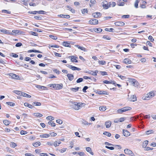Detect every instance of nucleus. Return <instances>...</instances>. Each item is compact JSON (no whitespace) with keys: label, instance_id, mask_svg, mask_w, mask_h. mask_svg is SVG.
I'll return each instance as SVG.
<instances>
[{"label":"nucleus","instance_id":"nucleus-26","mask_svg":"<svg viewBox=\"0 0 156 156\" xmlns=\"http://www.w3.org/2000/svg\"><path fill=\"white\" fill-rule=\"evenodd\" d=\"M61 142L60 141H55L53 145L55 147H57L59 146V144L61 143Z\"/></svg>","mask_w":156,"mask_h":156},{"label":"nucleus","instance_id":"nucleus-32","mask_svg":"<svg viewBox=\"0 0 156 156\" xmlns=\"http://www.w3.org/2000/svg\"><path fill=\"white\" fill-rule=\"evenodd\" d=\"M3 123L6 126H8L10 123V122L7 120H4L3 121Z\"/></svg>","mask_w":156,"mask_h":156},{"label":"nucleus","instance_id":"nucleus-61","mask_svg":"<svg viewBox=\"0 0 156 156\" xmlns=\"http://www.w3.org/2000/svg\"><path fill=\"white\" fill-rule=\"evenodd\" d=\"M77 154L80 156H83L85 154L83 152H77Z\"/></svg>","mask_w":156,"mask_h":156},{"label":"nucleus","instance_id":"nucleus-18","mask_svg":"<svg viewBox=\"0 0 156 156\" xmlns=\"http://www.w3.org/2000/svg\"><path fill=\"white\" fill-rule=\"evenodd\" d=\"M86 151L89 152L91 155H94V154L93 152H92L91 149L90 147H87L86 148Z\"/></svg>","mask_w":156,"mask_h":156},{"label":"nucleus","instance_id":"nucleus-35","mask_svg":"<svg viewBox=\"0 0 156 156\" xmlns=\"http://www.w3.org/2000/svg\"><path fill=\"white\" fill-rule=\"evenodd\" d=\"M62 45L65 47H70V45L69 43L64 42L63 43Z\"/></svg>","mask_w":156,"mask_h":156},{"label":"nucleus","instance_id":"nucleus-14","mask_svg":"<svg viewBox=\"0 0 156 156\" xmlns=\"http://www.w3.org/2000/svg\"><path fill=\"white\" fill-rule=\"evenodd\" d=\"M21 96H22L23 97L28 98H30L31 97V96L30 95L23 92L21 93Z\"/></svg>","mask_w":156,"mask_h":156},{"label":"nucleus","instance_id":"nucleus-62","mask_svg":"<svg viewBox=\"0 0 156 156\" xmlns=\"http://www.w3.org/2000/svg\"><path fill=\"white\" fill-rule=\"evenodd\" d=\"M34 18L37 19V20H41V18L38 16H34Z\"/></svg>","mask_w":156,"mask_h":156},{"label":"nucleus","instance_id":"nucleus-17","mask_svg":"<svg viewBox=\"0 0 156 156\" xmlns=\"http://www.w3.org/2000/svg\"><path fill=\"white\" fill-rule=\"evenodd\" d=\"M75 47H77L78 49H80L84 51H86V48L80 46L78 45H76L74 46Z\"/></svg>","mask_w":156,"mask_h":156},{"label":"nucleus","instance_id":"nucleus-53","mask_svg":"<svg viewBox=\"0 0 156 156\" xmlns=\"http://www.w3.org/2000/svg\"><path fill=\"white\" fill-rule=\"evenodd\" d=\"M46 119L48 120H53L54 119L53 117L51 116H48L46 117Z\"/></svg>","mask_w":156,"mask_h":156},{"label":"nucleus","instance_id":"nucleus-50","mask_svg":"<svg viewBox=\"0 0 156 156\" xmlns=\"http://www.w3.org/2000/svg\"><path fill=\"white\" fill-rule=\"evenodd\" d=\"M103 38L105 39H106L107 40H110L111 39V38H110V37H109L108 36L106 35H104Z\"/></svg>","mask_w":156,"mask_h":156},{"label":"nucleus","instance_id":"nucleus-9","mask_svg":"<svg viewBox=\"0 0 156 156\" xmlns=\"http://www.w3.org/2000/svg\"><path fill=\"white\" fill-rule=\"evenodd\" d=\"M92 16L95 18H97L101 17V15L100 12H96L93 13Z\"/></svg>","mask_w":156,"mask_h":156},{"label":"nucleus","instance_id":"nucleus-27","mask_svg":"<svg viewBox=\"0 0 156 156\" xmlns=\"http://www.w3.org/2000/svg\"><path fill=\"white\" fill-rule=\"evenodd\" d=\"M28 52H37V53H42V52H41V51H38V50H29Z\"/></svg>","mask_w":156,"mask_h":156},{"label":"nucleus","instance_id":"nucleus-42","mask_svg":"<svg viewBox=\"0 0 156 156\" xmlns=\"http://www.w3.org/2000/svg\"><path fill=\"white\" fill-rule=\"evenodd\" d=\"M6 103L7 105H9L12 106H14L15 105V104L14 103L12 102H7Z\"/></svg>","mask_w":156,"mask_h":156},{"label":"nucleus","instance_id":"nucleus-52","mask_svg":"<svg viewBox=\"0 0 156 156\" xmlns=\"http://www.w3.org/2000/svg\"><path fill=\"white\" fill-rule=\"evenodd\" d=\"M153 132L152 130H150L146 131V133L147 135L153 133Z\"/></svg>","mask_w":156,"mask_h":156},{"label":"nucleus","instance_id":"nucleus-20","mask_svg":"<svg viewBox=\"0 0 156 156\" xmlns=\"http://www.w3.org/2000/svg\"><path fill=\"white\" fill-rule=\"evenodd\" d=\"M41 144V143L39 141L35 142L33 144V145L35 147L39 146Z\"/></svg>","mask_w":156,"mask_h":156},{"label":"nucleus","instance_id":"nucleus-15","mask_svg":"<svg viewBox=\"0 0 156 156\" xmlns=\"http://www.w3.org/2000/svg\"><path fill=\"white\" fill-rule=\"evenodd\" d=\"M55 88L56 89H60L62 88L63 85L62 84H56V85H55Z\"/></svg>","mask_w":156,"mask_h":156},{"label":"nucleus","instance_id":"nucleus-2","mask_svg":"<svg viewBox=\"0 0 156 156\" xmlns=\"http://www.w3.org/2000/svg\"><path fill=\"white\" fill-rule=\"evenodd\" d=\"M154 95V92L153 91H152L146 94L144 96H143L142 97V99L144 100H149L151 98L153 97Z\"/></svg>","mask_w":156,"mask_h":156},{"label":"nucleus","instance_id":"nucleus-56","mask_svg":"<svg viewBox=\"0 0 156 156\" xmlns=\"http://www.w3.org/2000/svg\"><path fill=\"white\" fill-rule=\"evenodd\" d=\"M49 37L50 38L54 40H56L57 39V37L54 36L52 35H50Z\"/></svg>","mask_w":156,"mask_h":156},{"label":"nucleus","instance_id":"nucleus-41","mask_svg":"<svg viewBox=\"0 0 156 156\" xmlns=\"http://www.w3.org/2000/svg\"><path fill=\"white\" fill-rule=\"evenodd\" d=\"M81 123L82 124H84V125H87L89 124L90 125L91 124V123H88V122L87 121H86L84 120H83L81 121Z\"/></svg>","mask_w":156,"mask_h":156},{"label":"nucleus","instance_id":"nucleus-16","mask_svg":"<svg viewBox=\"0 0 156 156\" xmlns=\"http://www.w3.org/2000/svg\"><path fill=\"white\" fill-rule=\"evenodd\" d=\"M58 16L61 18H64L67 19L69 18L70 17V16L68 15L61 14L58 15Z\"/></svg>","mask_w":156,"mask_h":156},{"label":"nucleus","instance_id":"nucleus-37","mask_svg":"<svg viewBox=\"0 0 156 156\" xmlns=\"http://www.w3.org/2000/svg\"><path fill=\"white\" fill-rule=\"evenodd\" d=\"M48 123L49 125H51L52 126L54 127L55 126V123L52 121H49L48 122Z\"/></svg>","mask_w":156,"mask_h":156},{"label":"nucleus","instance_id":"nucleus-64","mask_svg":"<svg viewBox=\"0 0 156 156\" xmlns=\"http://www.w3.org/2000/svg\"><path fill=\"white\" fill-rule=\"evenodd\" d=\"M56 122L57 123H58L60 124H62V121L60 119L57 120H56Z\"/></svg>","mask_w":156,"mask_h":156},{"label":"nucleus","instance_id":"nucleus-39","mask_svg":"<svg viewBox=\"0 0 156 156\" xmlns=\"http://www.w3.org/2000/svg\"><path fill=\"white\" fill-rule=\"evenodd\" d=\"M79 89V87H77L76 88H71V90L72 91H73L76 92Z\"/></svg>","mask_w":156,"mask_h":156},{"label":"nucleus","instance_id":"nucleus-58","mask_svg":"<svg viewBox=\"0 0 156 156\" xmlns=\"http://www.w3.org/2000/svg\"><path fill=\"white\" fill-rule=\"evenodd\" d=\"M126 119V118L124 117H122L119 119V121L120 122H122Z\"/></svg>","mask_w":156,"mask_h":156},{"label":"nucleus","instance_id":"nucleus-38","mask_svg":"<svg viewBox=\"0 0 156 156\" xmlns=\"http://www.w3.org/2000/svg\"><path fill=\"white\" fill-rule=\"evenodd\" d=\"M50 135H51V136H55L57 135V134L56 133L53 132H51L49 133Z\"/></svg>","mask_w":156,"mask_h":156},{"label":"nucleus","instance_id":"nucleus-6","mask_svg":"<svg viewBox=\"0 0 156 156\" xmlns=\"http://www.w3.org/2000/svg\"><path fill=\"white\" fill-rule=\"evenodd\" d=\"M89 23L92 25H96L98 23V20L97 19H93L90 20Z\"/></svg>","mask_w":156,"mask_h":156},{"label":"nucleus","instance_id":"nucleus-13","mask_svg":"<svg viewBox=\"0 0 156 156\" xmlns=\"http://www.w3.org/2000/svg\"><path fill=\"white\" fill-rule=\"evenodd\" d=\"M67 76L69 80L70 81H72L74 78L73 75L71 74L68 73L67 74Z\"/></svg>","mask_w":156,"mask_h":156},{"label":"nucleus","instance_id":"nucleus-45","mask_svg":"<svg viewBox=\"0 0 156 156\" xmlns=\"http://www.w3.org/2000/svg\"><path fill=\"white\" fill-rule=\"evenodd\" d=\"M99 73H100L101 74L102 76L107 75V73L105 71H100Z\"/></svg>","mask_w":156,"mask_h":156},{"label":"nucleus","instance_id":"nucleus-22","mask_svg":"<svg viewBox=\"0 0 156 156\" xmlns=\"http://www.w3.org/2000/svg\"><path fill=\"white\" fill-rule=\"evenodd\" d=\"M105 125L107 128H108L110 127L111 125V121H107L105 123Z\"/></svg>","mask_w":156,"mask_h":156},{"label":"nucleus","instance_id":"nucleus-34","mask_svg":"<svg viewBox=\"0 0 156 156\" xmlns=\"http://www.w3.org/2000/svg\"><path fill=\"white\" fill-rule=\"evenodd\" d=\"M32 105L37 106H40L41 105V104L40 102L35 101L33 103Z\"/></svg>","mask_w":156,"mask_h":156},{"label":"nucleus","instance_id":"nucleus-23","mask_svg":"<svg viewBox=\"0 0 156 156\" xmlns=\"http://www.w3.org/2000/svg\"><path fill=\"white\" fill-rule=\"evenodd\" d=\"M148 140H145L144 142L142 144V147L143 148L146 147L147 146L148 144Z\"/></svg>","mask_w":156,"mask_h":156},{"label":"nucleus","instance_id":"nucleus-11","mask_svg":"<svg viewBox=\"0 0 156 156\" xmlns=\"http://www.w3.org/2000/svg\"><path fill=\"white\" fill-rule=\"evenodd\" d=\"M69 58H71V60L72 62H77V60H76V59L77 58V57L73 56H69Z\"/></svg>","mask_w":156,"mask_h":156},{"label":"nucleus","instance_id":"nucleus-8","mask_svg":"<svg viewBox=\"0 0 156 156\" xmlns=\"http://www.w3.org/2000/svg\"><path fill=\"white\" fill-rule=\"evenodd\" d=\"M122 131L123 135L124 136L128 137L130 135V132L128 130L123 129Z\"/></svg>","mask_w":156,"mask_h":156},{"label":"nucleus","instance_id":"nucleus-28","mask_svg":"<svg viewBox=\"0 0 156 156\" xmlns=\"http://www.w3.org/2000/svg\"><path fill=\"white\" fill-rule=\"evenodd\" d=\"M24 105L28 107L29 108H32L33 107V106H32V105L30 104L27 102L25 103H24Z\"/></svg>","mask_w":156,"mask_h":156},{"label":"nucleus","instance_id":"nucleus-47","mask_svg":"<svg viewBox=\"0 0 156 156\" xmlns=\"http://www.w3.org/2000/svg\"><path fill=\"white\" fill-rule=\"evenodd\" d=\"M98 94H108L107 92L103 91H100L99 92H98Z\"/></svg>","mask_w":156,"mask_h":156},{"label":"nucleus","instance_id":"nucleus-48","mask_svg":"<svg viewBox=\"0 0 156 156\" xmlns=\"http://www.w3.org/2000/svg\"><path fill=\"white\" fill-rule=\"evenodd\" d=\"M12 32L17 34H20V32L18 30H13L12 31Z\"/></svg>","mask_w":156,"mask_h":156},{"label":"nucleus","instance_id":"nucleus-44","mask_svg":"<svg viewBox=\"0 0 156 156\" xmlns=\"http://www.w3.org/2000/svg\"><path fill=\"white\" fill-rule=\"evenodd\" d=\"M81 12H82V13L83 14H84L85 12L87 13L88 12V10L86 9H82L81 10Z\"/></svg>","mask_w":156,"mask_h":156},{"label":"nucleus","instance_id":"nucleus-30","mask_svg":"<svg viewBox=\"0 0 156 156\" xmlns=\"http://www.w3.org/2000/svg\"><path fill=\"white\" fill-rule=\"evenodd\" d=\"M105 2L107 3V2L106 1H105V2H103L104 4L103 5V6L104 8L106 9L108 8V4H105Z\"/></svg>","mask_w":156,"mask_h":156},{"label":"nucleus","instance_id":"nucleus-40","mask_svg":"<svg viewBox=\"0 0 156 156\" xmlns=\"http://www.w3.org/2000/svg\"><path fill=\"white\" fill-rule=\"evenodd\" d=\"M98 63L100 65H103L105 64L106 62L105 61L101 60L98 61Z\"/></svg>","mask_w":156,"mask_h":156},{"label":"nucleus","instance_id":"nucleus-25","mask_svg":"<svg viewBox=\"0 0 156 156\" xmlns=\"http://www.w3.org/2000/svg\"><path fill=\"white\" fill-rule=\"evenodd\" d=\"M50 136V135L48 134H44L43 135H41L40 136V137L41 138H48Z\"/></svg>","mask_w":156,"mask_h":156},{"label":"nucleus","instance_id":"nucleus-19","mask_svg":"<svg viewBox=\"0 0 156 156\" xmlns=\"http://www.w3.org/2000/svg\"><path fill=\"white\" fill-rule=\"evenodd\" d=\"M130 100L132 101H136V96L134 95H132L130 98Z\"/></svg>","mask_w":156,"mask_h":156},{"label":"nucleus","instance_id":"nucleus-59","mask_svg":"<svg viewBox=\"0 0 156 156\" xmlns=\"http://www.w3.org/2000/svg\"><path fill=\"white\" fill-rule=\"evenodd\" d=\"M27 133V132L26 131L24 130H21L20 132V134L21 135H25Z\"/></svg>","mask_w":156,"mask_h":156},{"label":"nucleus","instance_id":"nucleus-55","mask_svg":"<svg viewBox=\"0 0 156 156\" xmlns=\"http://www.w3.org/2000/svg\"><path fill=\"white\" fill-rule=\"evenodd\" d=\"M148 39L149 40H150V41H151L152 42H153V41H154V38H153L151 36V35H150L149 37H148Z\"/></svg>","mask_w":156,"mask_h":156},{"label":"nucleus","instance_id":"nucleus-57","mask_svg":"<svg viewBox=\"0 0 156 156\" xmlns=\"http://www.w3.org/2000/svg\"><path fill=\"white\" fill-rule=\"evenodd\" d=\"M105 147L107 149H109L111 150H113L114 149V147H108L107 146H106Z\"/></svg>","mask_w":156,"mask_h":156},{"label":"nucleus","instance_id":"nucleus-43","mask_svg":"<svg viewBox=\"0 0 156 156\" xmlns=\"http://www.w3.org/2000/svg\"><path fill=\"white\" fill-rule=\"evenodd\" d=\"M10 146L11 147L13 148H15V147H16L17 145L14 142H11L10 144Z\"/></svg>","mask_w":156,"mask_h":156},{"label":"nucleus","instance_id":"nucleus-21","mask_svg":"<svg viewBox=\"0 0 156 156\" xmlns=\"http://www.w3.org/2000/svg\"><path fill=\"white\" fill-rule=\"evenodd\" d=\"M123 62L126 64H131L132 63L131 61L128 58H125Z\"/></svg>","mask_w":156,"mask_h":156},{"label":"nucleus","instance_id":"nucleus-60","mask_svg":"<svg viewBox=\"0 0 156 156\" xmlns=\"http://www.w3.org/2000/svg\"><path fill=\"white\" fill-rule=\"evenodd\" d=\"M88 88V87L87 86H84L83 89V92L85 93L86 92V90Z\"/></svg>","mask_w":156,"mask_h":156},{"label":"nucleus","instance_id":"nucleus-5","mask_svg":"<svg viewBox=\"0 0 156 156\" xmlns=\"http://www.w3.org/2000/svg\"><path fill=\"white\" fill-rule=\"evenodd\" d=\"M66 66L67 67H69L70 69H71L73 70H78L80 71L81 70V69L77 68V67L69 65V64H67Z\"/></svg>","mask_w":156,"mask_h":156},{"label":"nucleus","instance_id":"nucleus-63","mask_svg":"<svg viewBox=\"0 0 156 156\" xmlns=\"http://www.w3.org/2000/svg\"><path fill=\"white\" fill-rule=\"evenodd\" d=\"M113 146H114L115 148L117 147L118 149H120L122 148L119 145H114Z\"/></svg>","mask_w":156,"mask_h":156},{"label":"nucleus","instance_id":"nucleus-31","mask_svg":"<svg viewBox=\"0 0 156 156\" xmlns=\"http://www.w3.org/2000/svg\"><path fill=\"white\" fill-rule=\"evenodd\" d=\"M94 30L95 32L97 33H100L102 31V29L100 28H95Z\"/></svg>","mask_w":156,"mask_h":156},{"label":"nucleus","instance_id":"nucleus-36","mask_svg":"<svg viewBox=\"0 0 156 156\" xmlns=\"http://www.w3.org/2000/svg\"><path fill=\"white\" fill-rule=\"evenodd\" d=\"M103 134L104 135L107 136L108 137H110L111 135V134L110 133L107 132H105L103 133Z\"/></svg>","mask_w":156,"mask_h":156},{"label":"nucleus","instance_id":"nucleus-49","mask_svg":"<svg viewBox=\"0 0 156 156\" xmlns=\"http://www.w3.org/2000/svg\"><path fill=\"white\" fill-rule=\"evenodd\" d=\"M83 81V79L81 78L78 79L76 83H80Z\"/></svg>","mask_w":156,"mask_h":156},{"label":"nucleus","instance_id":"nucleus-46","mask_svg":"<svg viewBox=\"0 0 156 156\" xmlns=\"http://www.w3.org/2000/svg\"><path fill=\"white\" fill-rule=\"evenodd\" d=\"M13 92L15 93V94L21 96V93L22 92H21L20 91H18V90H14L13 91Z\"/></svg>","mask_w":156,"mask_h":156},{"label":"nucleus","instance_id":"nucleus-24","mask_svg":"<svg viewBox=\"0 0 156 156\" xmlns=\"http://www.w3.org/2000/svg\"><path fill=\"white\" fill-rule=\"evenodd\" d=\"M106 109V106H100L99 107V109L101 111L104 112L105 111Z\"/></svg>","mask_w":156,"mask_h":156},{"label":"nucleus","instance_id":"nucleus-54","mask_svg":"<svg viewBox=\"0 0 156 156\" xmlns=\"http://www.w3.org/2000/svg\"><path fill=\"white\" fill-rule=\"evenodd\" d=\"M45 12L43 10H41L39 11H37V13L40 14H45Z\"/></svg>","mask_w":156,"mask_h":156},{"label":"nucleus","instance_id":"nucleus-51","mask_svg":"<svg viewBox=\"0 0 156 156\" xmlns=\"http://www.w3.org/2000/svg\"><path fill=\"white\" fill-rule=\"evenodd\" d=\"M8 30H3V29L0 30V32H2L3 33H4V34H7L8 33Z\"/></svg>","mask_w":156,"mask_h":156},{"label":"nucleus","instance_id":"nucleus-33","mask_svg":"<svg viewBox=\"0 0 156 156\" xmlns=\"http://www.w3.org/2000/svg\"><path fill=\"white\" fill-rule=\"evenodd\" d=\"M140 2L139 0H136L134 3V7L135 8H137L138 6V3Z\"/></svg>","mask_w":156,"mask_h":156},{"label":"nucleus","instance_id":"nucleus-12","mask_svg":"<svg viewBox=\"0 0 156 156\" xmlns=\"http://www.w3.org/2000/svg\"><path fill=\"white\" fill-rule=\"evenodd\" d=\"M9 75L12 78L15 79H18L19 78L18 76L13 73H10Z\"/></svg>","mask_w":156,"mask_h":156},{"label":"nucleus","instance_id":"nucleus-29","mask_svg":"<svg viewBox=\"0 0 156 156\" xmlns=\"http://www.w3.org/2000/svg\"><path fill=\"white\" fill-rule=\"evenodd\" d=\"M33 115L34 116L37 117H40L43 116V115L42 114L38 113H34L33 114Z\"/></svg>","mask_w":156,"mask_h":156},{"label":"nucleus","instance_id":"nucleus-7","mask_svg":"<svg viewBox=\"0 0 156 156\" xmlns=\"http://www.w3.org/2000/svg\"><path fill=\"white\" fill-rule=\"evenodd\" d=\"M131 84L135 87L138 86V83L137 81L135 79H132L130 82Z\"/></svg>","mask_w":156,"mask_h":156},{"label":"nucleus","instance_id":"nucleus-1","mask_svg":"<svg viewBox=\"0 0 156 156\" xmlns=\"http://www.w3.org/2000/svg\"><path fill=\"white\" fill-rule=\"evenodd\" d=\"M72 103L73 104L72 105V108L76 110H78L85 105V103L81 102L72 101Z\"/></svg>","mask_w":156,"mask_h":156},{"label":"nucleus","instance_id":"nucleus-10","mask_svg":"<svg viewBox=\"0 0 156 156\" xmlns=\"http://www.w3.org/2000/svg\"><path fill=\"white\" fill-rule=\"evenodd\" d=\"M115 25L116 26H123L125 25V23L122 22L118 21L115 23Z\"/></svg>","mask_w":156,"mask_h":156},{"label":"nucleus","instance_id":"nucleus-4","mask_svg":"<svg viewBox=\"0 0 156 156\" xmlns=\"http://www.w3.org/2000/svg\"><path fill=\"white\" fill-rule=\"evenodd\" d=\"M124 151L125 154H129L132 156H134V154L132 152V151L129 149H126L124 150Z\"/></svg>","mask_w":156,"mask_h":156},{"label":"nucleus","instance_id":"nucleus-3","mask_svg":"<svg viewBox=\"0 0 156 156\" xmlns=\"http://www.w3.org/2000/svg\"><path fill=\"white\" fill-rule=\"evenodd\" d=\"M132 109L131 107H126L123 108H122L118 110L117 112L119 114H121L123 112H125L126 111L130 110Z\"/></svg>","mask_w":156,"mask_h":156}]
</instances>
